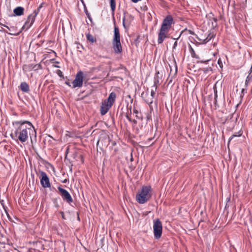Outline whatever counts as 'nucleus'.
Here are the masks:
<instances>
[{"label":"nucleus","mask_w":252,"mask_h":252,"mask_svg":"<svg viewBox=\"0 0 252 252\" xmlns=\"http://www.w3.org/2000/svg\"><path fill=\"white\" fill-rule=\"evenodd\" d=\"M14 131L10 134L11 138L15 141L24 143L30 137L32 142L33 137L36 139V131L33 125L26 120L15 121L12 122Z\"/></svg>","instance_id":"1"},{"label":"nucleus","mask_w":252,"mask_h":252,"mask_svg":"<svg viewBox=\"0 0 252 252\" xmlns=\"http://www.w3.org/2000/svg\"><path fill=\"white\" fill-rule=\"evenodd\" d=\"M151 187L149 186H143L136 195V201L140 204H144L151 197Z\"/></svg>","instance_id":"2"},{"label":"nucleus","mask_w":252,"mask_h":252,"mask_svg":"<svg viewBox=\"0 0 252 252\" xmlns=\"http://www.w3.org/2000/svg\"><path fill=\"white\" fill-rule=\"evenodd\" d=\"M153 229L155 238L156 239H159L162 233V225L159 219L154 221Z\"/></svg>","instance_id":"3"},{"label":"nucleus","mask_w":252,"mask_h":252,"mask_svg":"<svg viewBox=\"0 0 252 252\" xmlns=\"http://www.w3.org/2000/svg\"><path fill=\"white\" fill-rule=\"evenodd\" d=\"M83 83V73L82 71H79L75 76L74 80L72 82V88L81 87Z\"/></svg>","instance_id":"4"},{"label":"nucleus","mask_w":252,"mask_h":252,"mask_svg":"<svg viewBox=\"0 0 252 252\" xmlns=\"http://www.w3.org/2000/svg\"><path fill=\"white\" fill-rule=\"evenodd\" d=\"M39 172L40 174L39 177L40 179V183L42 187L44 188H50L51 185L49 179L47 174L45 172L41 170H39Z\"/></svg>","instance_id":"5"},{"label":"nucleus","mask_w":252,"mask_h":252,"mask_svg":"<svg viewBox=\"0 0 252 252\" xmlns=\"http://www.w3.org/2000/svg\"><path fill=\"white\" fill-rule=\"evenodd\" d=\"M58 189L61 193V195L64 201H65L68 203H70L73 202L72 198L67 190L62 188L61 187H59Z\"/></svg>","instance_id":"6"},{"label":"nucleus","mask_w":252,"mask_h":252,"mask_svg":"<svg viewBox=\"0 0 252 252\" xmlns=\"http://www.w3.org/2000/svg\"><path fill=\"white\" fill-rule=\"evenodd\" d=\"M170 30L160 27L158 34V44H161L164 40L167 37V34Z\"/></svg>","instance_id":"7"},{"label":"nucleus","mask_w":252,"mask_h":252,"mask_svg":"<svg viewBox=\"0 0 252 252\" xmlns=\"http://www.w3.org/2000/svg\"><path fill=\"white\" fill-rule=\"evenodd\" d=\"M36 17V13H35V14L32 13L29 15L24 25L23 26L22 29H26V30H28L31 28L33 25Z\"/></svg>","instance_id":"8"},{"label":"nucleus","mask_w":252,"mask_h":252,"mask_svg":"<svg viewBox=\"0 0 252 252\" xmlns=\"http://www.w3.org/2000/svg\"><path fill=\"white\" fill-rule=\"evenodd\" d=\"M173 23L172 16L171 15H168L163 19L161 27L170 30Z\"/></svg>","instance_id":"9"},{"label":"nucleus","mask_w":252,"mask_h":252,"mask_svg":"<svg viewBox=\"0 0 252 252\" xmlns=\"http://www.w3.org/2000/svg\"><path fill=\"white\" fill-rule=\"evenodd\" d=\"M112 46L115 53L119 54L122 52L123 49L120 41L112 42Z\"/></svg>","instance_id":"10"},{"label":"nucleus","mask_w":252,"mask_h":252,"mask_svg":"<svg viewBox=\"0 0 252 252\" xmlns=\"http://www.w3.org/2000/svg\"><path fill=\"white\" fill-rule=\"evenodd\" d=\"M116 98V94L114 92H111L108 97L106 100L104 101L106 103L110 105V106H112L113 103H114Z\"/></svg>","instance_id":"11"},{"label":"nucleus","mask_w":252,"mask_h":252,"mask_svg":"<svg viewBox=\"0 0 252 252\" xmlns=\"http://www.w3.org/2000/svg\"><path fill=\"white\" fill-rule=\"evenodd\" d=\"M120 41V33L118 27L115 26L112 42Z\"/></svg>","instance_id":"12"},{"label":"nucleus","mask_w":252,"mask_h":252,"mask_svg":"<svg viewBox=\"0 0 252 252\" xmlns=\"http://www.w3.org/2000/svg\"><path fill=\"white\" fill-rule=\"evenodd\" d=\"M111 107V106L106 103L105 102H103L102 103V105L100 107V113L102 115H104L107 113L110 108Z\"/></svg>","instance_id":"13"},{"label":"nucleus","mask_w":252,"mask_h":252,"mask_svg":"<svg viewBox=\"0 0 252 252\" xmlns=\"http://www.w3.org/2000/svg\"><path fill=\"white\" fill-rule=\"evenodd\" d=\"M4 27L7 28L8 30L11 32H5L8 34L17 36L19 35L20 32H17V28L15 27L11 26L9 27L5 25H4Z\"/></svg>","instance_id":"14"},{"label":"nucleus","mask_w":252,"mask_h":252,"mask_svg":"<svg viewBox=\"0 0 252 252\" xmlns=\"http://www.w3.org/2000/svg\"><path fill=\"white\" fill-rule=\"evenodd\" d=\"M25 67L26 69H27L28 70H30V71L32 70H38L39 69L41 68V65L40 63H38V64L31 63V64H29L27 65H26Z\"/></svg>","instance_id":"15"},{"label":"nucleus","mask_w":252,"mask_h":252,"mask_svg":"<svg viewBox=\"0 0 252 252\" xmlns=\"http://www.w3.org/2000/svg\"><path fill=\"white\" fill-rule=\"evenodd\" d=\"M158 83V80L155 79L154 81V84L152 87L150 97H152L153 99H154L155 95L156 94V92L157 91V90Z\"/></svg>","instance_id":"16"},{"label":"nucleus","mask_w":252,"mask_h":252,"mask_svg":"<svg viewBox=\"0 0 252 252\" xmlns=\"http://www.w3.org/2000/svg\"><path fill=\"white\" fill-rule=\"evenodd\" d=\"M19 88L23 92L28 93L30 91L29 86L26 82H22Z\"/></svg>","instance_id":"17"},{"label":"nucleus","mask_w":252,"mask_h":252,"mask_svg":"<svg viewBox=\"0 0 252 252\" xmlns=\"http://www.w3.org/2000/svg\"><path fill=\"white\" fill-rule=\"evenodd\" d=\"M126 14V13H124V15ZM132 19V17L129 15L128 18H126V16L124 15L123 18V25L124 27L126 29V26L128 27L130 23V20Z\"/></svg>","instance_id":"18"},{"label":"nucleus","mask_w":252,"mask_h":252,"mask_svg":"<svg viewBox=\"0 0 252 252\" xmlns=\"http://www.w3.org/2000/svg\"><path fill=\"white\" fill-rule=\"evenodd\" d=\"M24 8L21 6L16 7L13 10L15 16H21L24 14Z\"/></svg>","instance_id":"19"},{"label":"nucleus","mask_w":252,"mask_h":252,"mask_svg":"<svg viewBox=\"0 0 252 252\" xmlns=\"http://www.w3.org/2000/svg\"><path fill=\"white\" fill-rule=\"evenodd\" d=\"M86 37H87V40L92 43H94V42H96V38L95 37H94L93 35H92L90 34H87Z\"/></svg>","instance_id":"20"},{"label":"nucleus","mask_w":252,"mask_h":252,"mask_svg":"<svg viewBox=\"0 0 252 252\" xmlns=\"http://www.w3.org/2000/svg\"><path fill=\"white\" fill-rule=\"evenodd\" d=\"M252 75H251V72L249 73V74L248 75V76L246 78V81H245V86L246 87H247L249 84L250 83V82L252 80Z\"/></svg>","instance_id":"21"},{"label":"nucleus","mask_w":252,"mask_h":252,"mask_svg":"<svg viewBox=\"0 0 252 252\" xmlns=\"http://www.w3.org/2000/svg\"><path fill=\"white\" fill-rule=\"evenodd\" d=\"M110 6L112 11L114 12L115 11L116 8V3L115 0H110Z\"/></svg>","instance_id":"22"},{"label":"nucleus","mask_w":252,"mask_h":252,"mask_svg":"<svg viewBox=\"0 0 252 252\" xmlns=\"http://www.w3.org/2000/svg\"><path fill=\"white\" fill-rule=\"evenodd\" d=\"M213 37H214V34H213L209 33L208 34V36L205 39H204L203 40V42L204 43H207L209 40H210Z\"/></svg>","instance_id":"23"},{"label":"nucleus","mask_w":252,"mask_h":252,"mask_svg":"<svg viewBox=\"0 0 252 252\" xmlns=\"http://www.w3.org/2000/svg\"><path fill=\"white\" fill-rule=\"evenodd\" d=\"M145 101L149 105H150L153 102V98L150 96H148L147 98L145 99Z\"/></svg>","instance_id":"24"},{"label":"nucleus","mask_w":252,"mask_h":252,"mask_svg":"<svg viewBox=\"0 0 252 252\" xmlns=\"http://www.w3.org/2000/svg\"><path fill=\"white\" fill-rule=\"evenodd\" d=\"M242 133H240V132H239L237 133V134H233L229 139L228 143L230 142V141L234 137H240Z\"/></svg>","instance_id":"25"},{"label":"nucleus","mask_w":252,"mask_h":252,"mask_svg":"<svg viewBox=\"0 0 252 252\" xmlns=\"http://www.w3.org/2000/svg\"><path fill=\"white\" fill-rule=\"evenodd\" d=\"M43 4V3L40 4V5L38 7V8L37 9H35L32 13L33 14H35V13H36V15L37 16V14H38L40 9L42 8Z\"/></svg>","instance_id":"26"},{"label":"nucleus","mask_w":252,"mask_h":252,"mask_svg":"<svg viewBox=\"0 0 252 252\" xmlns=\"http://www.w3.org/2000/svg\"><path fill=\"white\" fill-rule=\"evenodd\" d=\"M189 52H190L192 57L196 58L195 52H194L193 49L192 48V47L190 45H189Z\"/></svg>","instance_id":"27"},{"label":"nucleus","mask_w":252,"mask_h":252,"mask_svg":"<svg viewBox=\"0 0 252 252\" xmlns=\"http://www.w3.org/2000/svg\"><path fill=\"white\" fill-rule=\"evenodd\" d=\"M203 72L204 73L207 74V73H209V72H212V69L211 67H209L203 68Z\"/></svg>","instance_id":"28"},{"label":"nucleus","mask_w":252,"mask_h":252,"mask_svg":"<svg viewBox=\"0 0 252 252\" xmlns=\"http://www.w3.org/2000/svg\"><path fill=\"white\" fill-rule=\"evenodd\" d=\"M246 93H247L246 89H242V91H241V96L243 97V95L245 94H246Z\"/></svg>","instance_id":"29"},{"label":"nucleus","mask_w":252,"mask_h":252,"mask_svg":"<svg viewBox=\"0 0 252 252\" xmlns=\"http://www.w3.org/2000/svg\"><path fill=\"white\" fill-rule=\"evenodd\" d=\"M218 63L219 64V65H220V68H222V66H223L222 63V62L220 59H219L218 61Z\"/></svg>","instance_id":"30"},{"label":"nucleus","mask_w":252,"mask_h":252,"mask_svg":"<svg viewBox=\"0 0 252 252\" xmlns=\"http://www.w3.org/2000/svg\"><path fill=\"white\" fill-rule=\"evenodd\" d=\"M214 93H215V98H216L217 97L218 95H217V91L216 90V86H215L214 87Z\"/></svg>","instance_id":"31"},{"label":"nucleus","mask_w":252,"mask_h":252,"mask_svg":"<svg viewBox=\"0 0 252 252\" xmlns=\"http://www.w3.org/2000/svg\"><path fill=\"white\" fill-rule=\"evenodd\" d=\"M213 20H214V21L215 22L216 24H215V25H214V23H212V24H213V27H216V26H217V18H213Z\"/></svg>","instance_id":"32"},{"label":"nucleus","mask_w":252,"mask_h":252,"mask_svg":"<svg viewBox=\"0 0 252 252\" xmlns=\"http://www.w3.org/2000/svg\"><path fill=\"white\" fill-rule=\"evenodd\" d=\"M177 41H175L174 43V45H173V49H175L177 46Z\"/></svg>","instance_id":"33"},{"label":"nucleus","mask_w":252,"mask_h":252,"mask_svg":"<svg viewBox=\"0 0 252 252\" xmlns=\"http://www.w3.org/2000/svg\"><path fill=\"white\" fill-rule=\"evenodd\" d=\"M126 118H127V119L129 121V122H132V120L130 118V116L128 115H126Z\"/></svg>","instance_id":"34"},{"label":"nucleus","mask_w":252,"mask_h":252,"mask_svg":"<svg viewBox=\"0 0 252 252\" xmlns=\"http://www.w3.org/2000/svg\"><path fill=\"white\" fill-rule=\"evenodd\" d=\"M60 213L62 215V218L63 219H65V217H64V213L63 212H61Z\"/></svg>","instance_id":"35"},{"label":"nucleus","mask_w":252,"mask_h":252,"mask_svg":"<svg viewBox=\"0 0 252 252\" xmlns=\"http://www.w3.org/2000/svg\"><path fill=\"white\" fill-rule=\"evenodd\" d=\"M0 203L1 204V205L3 207H4V200H1V199H0Z\"/></svg>","instance_id":"36"},{"label":"nucleus","mask_w":252,"mask_h":252,"mask_svg":"<svg viewBox=\"0 0 252 252\" xmlns=\"http://www.w3.org/2000/svg\"><path fill=\"white\" fill-rule=\"evenodd\" d=\"M3 237V235L2 234L0 233V240H1V238ZM3 243L0 241V244H2Z\"/></svg>","instance_id":"37"},{"label":"nucleus","mask_w":252,"mask_h":252,"mask_svg":"<svg viewBox=\"0 0 252 252\" xmlns=\"http://www.w3.org/2000/svg\"><path fill=\"white\" fill-rule=\"evenodd\" d=\"M140 0H131V1L134 3L137 2Z\"/></svg>","instance_id":"38"},{"label":"nucleus","mask_w":252,"mask_h":252,"mask_svg":"<svg viewBox=\"0 0 252 252\" xmlns=\"http://www.w3.org/2000/svg\"><path fill=\"white\" fill-rule=\"evenodd\" d=\"M65 83L67 85H68V86H69V87H70V86H71V85H70V84L69 82H65Z\"/></svg>","instance_id":"39"},{"label":"nucleus","mask_w":252,"mask_h":252,"mask_svg":"<svg viewBox=\"0 0 252 252\" xmlns=\"http://www.w3.org/2000/svg\"><path fill=\"white\" fill-rule=\"evenodd\" d=\"M58 71L60 72V73H59L58 74L60 76H61V74H62V72L59 70H58Z\"/></svg>","instance_id":"40"},{"label":"nucleus","mask_w":252,"mask_h":252,"mask_svg":"<svg viewBox=\"0 0 252 252\" xmlns=\"http://www.w3.org/2000/svg\"><path fill=\"white\" fill-rule=\"evenodd\" d=\"M58 71L60 72V73H59L58 74L60 76H61V74H62V72L59 70H58Z\"/></svg>","instance_id":"41"},{"label":"nucleus","mask_w":252,"mask_h":252,"mask_svg":"<svg viewBox=\"0 0 252 252\" xmlns=\"http://www.w3.org/2000/svg\"><path fill=\"white\" fill-rule=\"evenodd\" d=\"M132 122H133L134 123H136V121L135 120H132Z\"/></svg>","instance_id":"42"},{"label":"nucleus","mask_w":252,"mask_h":252,"mask_svg":"<svg viewBox=\"0 0 252 252\" xmlns=\"http://www.w3.org/2000/svg\"><path fill=\"white\" fill-rule=\"evenodd\" d=\"M134 113H136L137 112V111L136 110H134Z\"/></svg>","instance_id":"43"},{"label":"nucleus","mask_w":252,"mask_h":252,"mask_svg":"<svg viewBox=\"0 0 252 252\" xmlns=\"http://www.w3.org/2000/svg\"><path fill=\"white\" fill-rule=\"evenodd\" d=\"M99 142V140H98L97 141V144H98Z\"/></svg>","instance_id":"44"}]
</instances>
